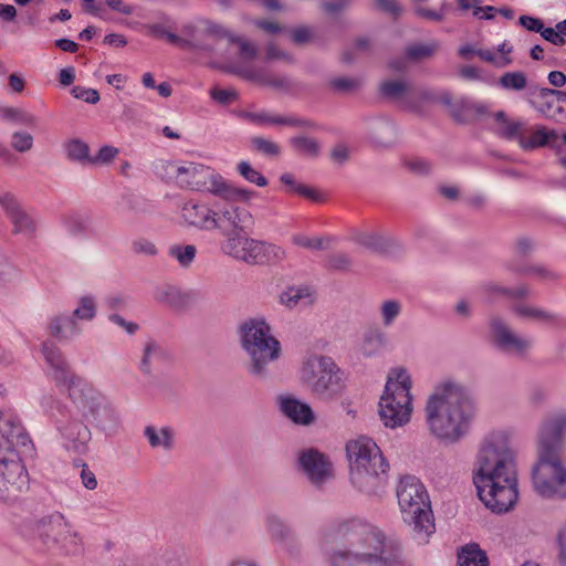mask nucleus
<instances>
[{"label": "nucleus", "instance_id": "obj_59", "mask_svg": "<svg viewBox=\"0 0 566 566\" xmlns=\"http://www.w3.org/2000/svg\"><path fill=\"white\" fill-rule=\"evenodd\" d=\"M403 166L415 175L426 176L431 171V164L422 158L407 159Z\"/></svg>", "mask_w": 566, "mask_h": 566}, {"label": "nucleus", "instance_id": "obj_52", "mask_svg": "<svg viewBox=\"0 0 566 566\" xmlns=\"http://www.w3.org/2000/svg\"><path fill=\"white\" fill-rule=\"evenodd\" d=\"M437 44H415L406 49V55L408 59L419 61L431 56L437 50Z\"/></svg>", "mask_w": 566, "mask_h": 566}, {"label": "nucleus", "instance_id": "obj_10", "mask_svg": "<svg viewBox=\"0 0 566 566\" xmlns=\"http://www.w3.org/2000/svg\"><path fill=\"white\" fill-rule=\"evenodd\" d=\"M0 464H12L17 484L24 485L27 481L25 461L35 455V448L21 421L12 415L0 418Z\"/></svg>", "mask_w": 566, "mask_h": 566}, {"label": "nucleus", "instance_id": "obj_45", "mask_svg": "<svg viewBox=\"0 0 566 566\" xmlns=\"http://www.w3.org/2000/svg\"><path fill=\"white\" fill-rule=\"evenodd\" d=\"M402 310L401 303L398 300H386L380 305V314L382 324L390 326L395 319L400 315Z\"/></svg>", "mask_w": 566, "mask_h": 566}, {"label": "nucleus", "instance_id": "obj_41", "mask_svg": "<svg viewBox=\"0 0 566 566\" xmlns=\"http://www.w3.org/2000/svg\"><path fill=\"white\" fill-rule=\"evenodd\" d=\"M72 314L78 321H92L96 315L95 298L91 295L82 296L78 300L77 307L72 312Z\"/></svg>", "mask_w": 566, "mask_h": 566}, {"label": "nucleus", "instance_id": "obj_54", "mask_svg": "<svg viewBox=\"0 0 566 566\" xmlns=\"http://www.w3.org/2000/svg\"><path fill=\"white\" fill-rule=\"evenodd\" d=\"M332 88L342 93H349L358 90L361 81L355 77H336L329 82Z\"/></svg>", "mask_w": 566, "mask_h": 566}, {"label": "nucleus", "instance_id": "obj_35", "mask_svg": "<svg viewBox=\"0 0 566 566\" xmlns=\"http://www.w3.org/2000/svg\"><path fill=\"white\" fill-rule=\"evenodd\" d=\"M458 566H489V559L478 544H470L458 553Z\"/></svg>", "mask_w": 566, "mask_h": 566}, {"label": "nucleus", "instance_id": "obj_20", "mask_svg": "<svg viewBox=\"0 0 566 566\" xmlns=\"http://www.w3.org/2000/svg\"><path fill=\"white\" fill-rule=\"evenodd\" d=\"M298 463L312 484L322 486L333 476V465L325 454L316 449H307L300 453Z\"/></svg>", "mask_w": 566, "mask_h": 566}, {"label": "nucleus", "instance_id": "obj_46", "mask_svg": "<svg viewBox=\"0 0 566 566\" xmlns=\"http://www.w3.org/2000/svg\"><path fill=\"white\" fill-rule=\"evenodd\" d=\"M331 238H308L302 234H295L292 242L301 248L311 250H325L329 248Z\"/></svg>", "mask_w": 566, "mask_h": 566}, {"label": "nucleus", "instance_id": "obj_60", "mask_svg": "<svg viewBox=\"0 0 566 566\" xmlns=\"http://www.w3.org/2000/svg\"><path fill=\"white\" fill-rule=\"evenodd\" d=\"M203 23L206 25V33L210 36H214L217 39H228L230 42L234 36V33H232L222 24L216 23L210 20H206L203 21Z\"/></svg>", "mask_w": 566, "mask_h": 566}, {"label": "nucleus", "instance_id": "obj_15", "mask_svg": "<svg viewBox=\"0 0 566 566\" xmlns=\"http://www.w3.org/2000/svg\"><path fill=\"white\" fill-rule=\"evenodd\" d=\"M241 200H226L222 206H217L214 231L221 233L226 239L241 233H251L254 227L252 213L244 207L238 205Z\"/></svg>", "mask_w": 566, "mask_h": 566}, {"label": "nucleus", "instance_id": "obj_5", "mask_svg": "<svg viewBox=\"0 0 566 566\" xmlns=\"http://www.w3.org/2000/svg\"><path fill=\"white\" fill-rule=\"evenodd\" d=\"M22 535L39 552L76 555L83 549V538L60 512L27 520Z\"/></svg>", "mask_w": 566, "mask_h": 566}, {"label": "nucleus", "instance_id": "obj_24", "mask_svg": "<svg viewBox=\"0 0 566 566\" xmlns=\"http://www.w3.org/2000/svg\"><path fill=\"white\" fill-rule=\"evenodd\" d=\"M280 411L296 424L308 426L314 422L315 415L308 403L290 396L279 398Z\"/></svg>", "mask_w": 566, "mask_h": 566}, {"label": "nucleus", "instance_id": "obj_42", "mask_svg": "<svg viewBox=\"0 0 566 566\" xmlns=\"http://www.w3.org/2000/svg\"><path fill=\"white\" fill-rule=\"evenodd\" d=\"M197 248L193 244L187 245H171L169 248V255L175 258L181 266H189L196 256Z\"/></svg>", "mask_w": 566, "mask_h": 566}, {"label": "nucleus", "instance_id": "obj_32", "mask_svg": "<svg viewBox=\"0 0 566 566\" xmlns=\"http://www.w3.org/2000/svg\"><path fill=\"white\" fill-rule=\"evenodd\" d=\"M289 144L293 151L298 156L316 158L321 153V144L316 138L305 135L291 137Z\"/></svg>", "mask_w": 566, "mask_h": 566}, {"label": "nucleus", "instance_id": "obj_40", "mask_svg": "<svg viewBox=\"0 0 566 566\" xmlns=\"http://www.w3.org/2000/svg\"><path fill=\"white\" fill-rule=\"evenodd\" d=\"M237 171L248 182L254 184L258 187H265L269 184L268 179L259 170L253 168L249 161L241 160L238 163Z\"/></svg>", "mask_w": 566, "mask_h": 566}, {"label": "nucleus", "instance_id": "obj_6", "mask_svg": "<svg viewBox=\"0 0 566 566\" xmlns=\"http://www.w3.org/2000/svg\"><path fill=\"white\" fill-rule=\"evenodd\" d=\"M239 343L248 357L247 373L258 379L265 380L271 375L270 366L282 353L280 340L272 334L269 323L262 317H252L238 327Z\"/></svg>", "mask_w": 566, "mask_h": 566}, {"label": "nucleus", "instance_id": "obj_53", "mask_svg": "<svg viewBox=\"0 0 566 566\" xmlns=\"http://www.w3.org/2000/svg\"><path fill=\"white\" fill-rule=\"evenodd\" d=\"M11 147L19 153H27L33 147V137L27 132H14L11 137Z\"/></svg>", "mask_w": 566, "mask_h": 566}, {"label": "nucleus", "instance_id": "obj_37", "mask_svg": "<svg viewBox=\"0 0 566 566\" xmlns=\"http://www.w3.org/2000/svg\"><path fill=\"white\" fill-rule=\"evenodd\" d=\"M514 272L521 275L533 276L543 282L557 281L560 275L542 264H531L513 269Z\"/></svg>", "mask_w": 566, "mask_h": 566}, {"label": "nucleus", "instance_id": "obj_51", "mask_svg": "<svg viewBox=\"0 0 566 566\" xmlns=\"http://www.w3.org/2000/svg\"><path fill=\"white\" fill-rule=\"evenodd\" d=\"M251 145L254 150L266 156H277L280 154V146L263 137H253L251 139Z\"/></svg>", "mask_w": 566, "mask_h": 566}, {"label": "nucleus", "instance_id": "obj_57", "mask_svg": "<svg viewBox=\"0 0 566 566\" xmlns=\"http://www.w3.org/2000/svg\"><path fill=\"white\" fill-rule=\"evenodd\" d=\"M476 55L481 60H483L488 63H491L499 69H502V67H505V66L512 64V59L510 56H496L495 53L490 50L480 49L476 51Z\"/></svg>", "mask_w": 566, "mask_h": 566}, {"label": "nucleus", "instance_id": "obj_29", "mask_svg": "<svg viewBox=\"0 0 566 566\" xmlns=\"http://www.w3.org/2000/svg\"><path fill=\"white\" fill-rule=\"evenodd\" d=\"M3 471L0 473V501H7L28 489L29 486V474L27 473V481L24 485L20 486L17 484V478L12 472V464H0Z\"/></svg>", "mask_w": 566, "mask_h": 566}, {"label": "nucleus", "instance_id": "obj_62", "mask_svg": "<svg viewBox=\"0 0 566 566\" xmlns=\"http://www.w3.org/2000/svg\"><path fill=\"white\" fill-rule=\"evenodd\" d=\"M231 43L239 45L240 55L247 60H253L256 56V48L253 43L242 36L235 35L232 38Z\"/></svg>", "mask_w": 566, "mask_h": 566}, {"label": "nucleus", "instance_id": "obj_11", "mask_svg": "<svg viewBox=\"0 0 566 566\" xmlns=\"http://www.w3.org/2000/svg\"><path fill=\"white\" fill-rule=\"evenodd\" d=\"M411 379L403 368L392 369L387 379L384 394L379 400L378 413L387 428L402 427L410 420Z\"/></svg>", "mask_w": 566, "mask_h": 566}, {"label": "nucleus", "instance_id": "obj_47", "mask_svg": "<svg viewBox=\"0 0 566 566\" xmlns=\"http://www.w3.org/2000/svg\"><path fill=\"white\" fill-rule=\"evenodd\" d=\"M326 268L333 271H349L353 265V260L349 254L345 252H336L326 258Z\"/></svg>", "mask_w": 566, "mask_h": 566}, {"label": "nucleus", "instance_id": "obj_21", "mask_svg": "<svg viewBox=\"0 0 566 566\" xmlns=\"http://www.w3.org/2000/svg\"><path fill=\"white\" fill-rule=\"evenodd\" d=\"M217 207L211 208L206 203L188 201L181 209L185 222L201 231H214Z\"/></svg>", "mask_w": 566, "mask_h": 566}, {"label": "nucleus", "instance_id": "obj_38", "mask_svg": "<svg viewBox=\"0 0 566 566\" xmlns=\"http://www.w3.org/2000/svg\"><path fill=\"white\" fill-rule=\"evenodd\" d=\"M499 85L509 91H522L527 85V78L521 71L506 72L500 76Z\"/></svg>", "mask_w": 566, "mask_h": 566}, {"label": "nucleus", "instance_id": "obj_4", "mask_svg": "<svg viewBox=\"0 0 566 566\" xmlns=\"http://www.w3.org/2000/svg\"><path fill=\"white\" fill-rule=\"evenodd\" d=\"M424 410L430 432L447 443H455L467 434L475 413L468 390L450 379L434 386Z\"/></svg>", "mask_w": 566, "mask_h": 566}, {"label": "nucleus", "instance_id": "obj_48", "mask_svg": "<svg viewBox=\"0 0 566 566\" xmlns=\"http://www.w3.org/2000/svg\"><path fill=\"white\" fill-rule=\"evenodd\" d=\"M408 90V85L402 81H386L380 85V93L388 98H398Z\"/></svg>", "mask_w": 566, "mask_h": 566}, {"label": "nucleus", "instance_id": "obj_14", "mask_svg": "<svg viewBox=\"0 0 566 566\" xmlns=\"http://www.w3.org/2000/svg\"><path fill=\"white\" fill-rule=\"evenodd\" d=\"M249 234L241 233L226 239L220 245L221 252L250 265L279 262L285 258V251L281 247Z\"/></svg>", "mask_w": 566, "mask_h": 566}, {"label": "nucleus", "instance_id": "obj_64", "mask_svg": "<svg viewBox=\"0 0 566 566\" xmlns=\"http://www.w3.org/2000/svg\"><path fill=\"white\" fill-rule=\"evenodd\" d=\"M211 97L220 104H230L238 98V93L234 90H219L213 88L211 91Z\"/></svg>", "mask_w": 566, "mask_h": 566}, {"label": "nucleus", "instance_id": "obj_44", "mask_svg": "<svg viewBox=\"0 0 566 566\" xmlns=\"http://www.w3.org/2000/svg\"><path fill=\"white\" fill-rule=\"evenodd\" d=\"M527 132L526 124L521 120H509L505 122L504 125L500 126L497 129V135L507 140L517 139L520 143V137Z\"/></svg>", "mask_w": 566, "mask_h": 566}, {"label": "nucleus", "instance_id": "obj_39", "mask_svg": "<svg viewBox=\"0 0 566 566\" xmlns=\"http://www.w3.org/2000/svg\"><path fill=\"white\" fill-rule=\"evenodd\" d=\"M1 117L18 125L33 127L36 125L35 117L20 108L6 107L0 113Z\"/></svg>", "mask_w": 566, "mask_h": 566}, {"label": "nucleus", "instance_id": "obj_33", "mask_svg": "<svg viewBox=\"0 0 566 566\" xmlns=\"http://www.w3.org/2000/svg\"><path fill=\"white\" fill-rule=\"evenodd\" d=\"M314 301L313 293L307 286H292L281 294V302L290 308L307 306Z\"/></svg>", "mask_w": 566, "mask_h": 566}, {"label": "nucleus", "instance_id": "obj_30", "mask_svg": "<svg viewBox=\"0 0 566 566\" xmlns=\"http://www.w3.org/2000/svg\"><path fill=\"white\" fill-rule=\"evenodd\" d=\"M144 436L147 438L151 448H161L165 451H170L174 448L175 431L170 427L156 428L147 426L144 429Z\"/></svg>", "mask_w": 566, "mask_h": 566}, {"label": "nucleus", "instance_id": "obj_12", "mask_svg": "<svg viewBox=\"0 0 566 566\" xmlns=\"http://www.w3.org/2000/svg\"><path fill=\"white\" fill-rule=\"evenodd\" d=\"M301 380L317 399L323 401L335 399L344 389L342 371L328 356L308 357L302 366Z\"/></svg>", "mask_w": 566, "mask_h": 566}, {"label": "nucleus", "instance_id": "obj_16", "mask_svg": "<svg viewBox=\"0 0 566 566\" xmlns=\"http://www.w3.org/2000/svg\"><path fill=\"white\" fill-rule=\"evenodd\" d=\"M493 346L510 356L524 358L532 348V340L514 332L500 316H492L489 322Z\"/></svg>", "mask_w": 566, "mask_h": 566}, {"label": "nucleus", "instance_id": "obj_9", "mask_svg": "<svg viewBox=\"0 0 566 566\" xmlns=\"http://www.w3.org/2000/svg\"><path fill=\"white\" fill-rule=\"evenodd\" d=\"M396 494L403 522L411 528L415 538L427 543L436 526L424 485L415 475H405L397 485Z\"/></svg>", "mask_w": 566, "mask_h": 566}, {"label": "nucleus", "instance_id": "obj_55", "mask_svg": "<svg viewBox=\"0 0 566 566\" xmlns=\"http://www.w3.org/2000/svg\"><path fill=\"white\" fill-rule=\"evenodd\" d=\"M159 350V346L156 342L154 340H148L144 347V353H143V357H142V360H140V370L146 374V375H149L151 373V367H150V360L153 358V356L155 354H157Z\"/></svg>", "mask_w": 566, "mask_h": 566}, {"label": "nucleus", "instance_id": "obj_2", "mask_svg": "<svg viewBox=\"0 0 566 566\" xmlns=\"http://www.w3.org/2000/svg\"><path fill=\"white\" fill-rule=\"evenodd\" d=\"M480 500L494 513L509 512L515 505L517 473L514 452L506 433H489L482 441L473 478Z\"/></svg>", "mask_w": 566, "mask_h": 566}, {"label": "nucleus", "instance_id": "obj_43", "mask_svg": "<svg viewBox=\"0 0 566 566\" xmlns=\"http://www.w3.org/2000/svg\"><path fill=\"white\" fill-rule=\"evenodd\" d=\"M241 117L256 125H283L285 122V116L272 115L265 111L244 112L242 113Z\"/></svg>", "mask_w": 566, "mask_h": 566}, {"label": "nucleus", "instance_id": "obj_17", "mask_svg": "<svg viewBox=\"0 0 566 566\" xmlns=\"http://www.w3.org/2000/svg\"><path fill=\"white\" fill-rule=\"evenodd\" d=\"M0 207L12 224V233L33 239L39 228L38 218L9 191H0Z\"/></svg>", "mask_w": 566, "mask_h": 566}, {"label": "nucleus", "instance_id": "obj_22", "mask_svg": "<svg viewBox=\"0 0 566 566\" xmlns=\"http://www.w3.org/2000/svg\"><path fill=\"white\" fill-rule=\"evenodd\" d=\"M355 243L379 254L399 255L403 252L402 244L390 237L375 232H358L353 237Z\"/></svg>", "mask_w": 566, "mask_h": 566}, {"label": "nucleus", "instance_id": "obj_58", "mask_svg": "<svg viewBox=\"0 0 566 566\" xmlns=\"http://www.w3.org/2000/svg\"><path fill=\"white\" fill-rule=\"evenodd\" d=\"M265 60H283L289 64L294 63V56L283 50H281L274 42H270L265 48Z\"/></svg>", "mask_w": 566, "mask_h": 566}, {"label": "nucleus", "instance_id": "obj_34", "mask_svg": "<svg viewBox=\"0 0 566 566\" xmlns=\"http://www.w3.org/2000/svg\"><path fill=\"white\" fill-rule=\"evenodd\" d=\"M387 344L386 334L379 328L369 329L364 334L360 350L364 356L377 355Z\"/></svg>", "mask_w": 566, "mask_h": 566}, {"label": "nucleus", "instance_id": "obj_49", "mask_svg": "<svg viewBox=\"0 0 566 566\" xmlns=\"http://www.w3.org/2000/svg\"><path fill=\"white\" fill-rule=\"evenodd\" d=\"M69 234L77 238L85 237L88 232L87 221L80 216H71L65 220Z\"/></svg>", "mask_w": 566, "mask_h": 566}, {"label": "nucleus", "instance_id": "obj_36", "mask_svg": "<svg viewBox=\"0 0 566 566\" xmlns=\"http://www.w3.org/2000/svg\"><path fill=\"white\" fill-rule=\"evenodd\" d=\"M553 130H547L544 126H538L527 138L525 134L520 137V146L524 150H532L545 146L552 137H555Z\"/></svg>", "mask_w": 566, "mask_h": 566}, {"label": "nucleus", "instance_id": "obj_31", "mask_svg": "<svg viewBox=\"0 0 566 566\" xmlns=\"http://www.w3.org/2000/svg\"><path fill=\"white\" fill-rule=\"evenodd\" d=\"M66 158L80 165H91V148L87 143L80 138H72L63 144Z\"/></svg>", "mask_w": 566, "mask_h": 566}, {"label": "nucleus", "instance_id": "obj_26", "mask_svg": "<svg viewBox=\"0 0 566 566\" xmlns=\"http://www.w3.org/2000/svg\"><path fill=\"white\" fill-rule=\"evenodd\" d=\"M512 311L522 318H530L551 327H560L565 323L559 314L536 306L515 304Z\"/></svg>", "mask_w": 566, "mask_h": 566}, {"label": "nucleus", "instance_id": "obj_7", "mask_svg": "<svg viewBox=\"0 0 566 566\" xmlns=\"http://www.w3.org/2000/svg\"><path fill=\"white\" fill-rule=\"evenodd\" d=\"M352 484L361 493L376 494L382 489L389 463L376 442L365 436L346 443Z\"/></svg>", "mask_w": 566, "mask_h": 566}, {"label": "nucleus", "instance_id": "obj_8", "mask_svg": "<svg viewBox=\"0 0 566 566\" xmlns=\"http://www.w3.org/2000/svg\"><path fill=\"white\" fill-rule=\"evenodd\" d=\"M167 168L182 188L209 192L223 200H241L244 202H250L255 195L252 190L235 187L216 172L214 169L202 164L188 161L184 165H177L176 163H169Z\"/></svg>", "mask_w": 566, "mask_h": 566}, {"label": "nucleus", "instance_id": "obj_28", "mask_svg": "<svg viewBox=\"0 0 566 566\" xmlns=\"http://www.w3.org/2000/svg\"><path fill=\"white\" fill-rule=\"evenodd\" d=\"M77 321L73 314L55 316L50 322V333L60 339H71L81 334Z\"/></svg>", "mask_w": 566, "mask_h": 566}, {"label": "nucleus", "instance_id": "obj_3", "mask_svg": "<svg viewBox=\"0 0 566 566\" xmlns=\"http://www.w3.org/2000/svg\"><path fill=\"white\" fill-rule=\"evenodd\" d=\"M537 460L532 469L535 492L549 500H566V411L547 415L536 436Z\"/></svg>", "mask_w": 566, "mask_h": 566}, {"label": "nucleus", "instance_id": "obj_61", "mask_svg": "<svg viewBox=\"0 0 566 566\" xmlns=\"http://www.w3.org/2000/svg\"><path fill=\"white\" fill-rule=\"evenodd\" d=\"M71 93L75 98L82 99L88 104H96L99 101V93L94 88L76 85L72 88Z\"/></svg>", "mask_w": 566, "mask_h": 566}, {"label": "nucleus", "instance_id": "obj_18", "mask_svg": "<svg viewBox=\"0 0 566 566\" xmlns=\"http://www.w3.org/2000/svg\"><path fill=\"white\" fill-rule=\"evenodd\" d=\"M59 412L61 418L56 419V429L61 436L63 448L76 454L86 453L92 438L87 426L72 416H66L62 408H59Z\"/></svg>", "mask_w": 566, "mask_h": 566}, {"label": "nucleus", "instance_id": "obj_1", "mask_svg": "<svg viewBox=\"0 0 566 566\" xmlns=\"http://www.w3.org/2000/svg\"><path fill=\"white\" fill-rule=\"evenodd\" d=\"M326 539L344 541L343 549L329 555L331 566H411L402 558L399 539L387 536L379 527L359 517L334 521Z\"/></svg>", "mask_w": 566, "mask_h": 566}, {"label": "nucleus", "instance_id": "obj_63", "mask_svg": "<svg viewBox=\"0 0 566 566\" xmlns=\"http://www.w3.org/2000/svg\"><path fill=\"white\" fill-rule=\"evenodd\" d=\"M118 154V149L113 146H103L95 156L91 158V165L108 164Z\"/></svg>", "mask_w": 566, "mask_h": 566}, {"label": "nucleus", "instance_id": "obj_23", "mask_svg": "<svg viewBox=\"0 0 566 566\" xmlns=\"http://www.w3.org/2000/svg\"><path fill=\"white\" fill-rule=\"evenodd\" d=\"M368 140L377 148H391L397 144L396 125L388 118H376L368 123Z\"/></svg>", "mask_w": 566, "mask_h": 566}, {"label": "nucleus", "instance_id": "obj_25", "mask_svg": "<svg viewBox=\"0 0 566 566\" xmlns=\"http://www.w3.org/2000/svg\"><path fill=\"white\" fill-rule=\"evenodd\" d=\"M265 530L273 542L285 548H292L297 537L285 521L276 514H268L265 517Z\"/></svg>", "mask_w": 566, "mask_h": 566}, {"label": "nucleus", "instance_id": "obj_56", "mask_svg": "<svg viewBox=\"0 0 566 566\" xmlns=\"http://www.w3.org/2000/svg\"><path fill=\"white\" fill-rule=\"evenodd\" d=\"M375 2L378 10L390 15L395 20L403 12V8L398 0H375Z\"/></svg>", "mask_w": 566, "mask_h": 566}, {"label": "nucleus", "instance_id": "obj_27", "mask_svg": "<svg viewBox=\"0 0 566 566\" xmlns=\"http://www.w3.org/2000/svg\"><path fill=\"white\" fill-rule=\"evenodd\" d=\"M231 72L248 81L271 86L275 90H289L291 87V81L286 76L270 75L263 70H255L251 67H232Z\"/></svg>", "mask_w": 566, "mask_h": 566}, {"label": "nucleus", "instance_id": "obj_50", "mask_svg": "<svg viewBox=\"0 0 566 566\" xmlns=\"http://www.w3.org/2000/svg\"><path fill=\"white\" fill-rule=\"evenodd\" d=\"M168 42L176 44L182 49H193L201 51H211V46L205 43L196 42L192 40L184 39L171 31H167L166 36Z\"/></svg>", "mask_w": 566, "mask_h": 566}, {"label": "nucleus", "instance_id": "obj_19", "mask_svg": "<svg viewBox=\"0 0 566 566\" xmlns=\"http://www.w3.org/2000/svg\"><path fill=\"white\" fill-rule=\"evenodd\" d=\"M42 353L52 369V377L57 386L66 387L70 392L73 387L83 385L84 379L72 373L70 365L62 355V352L54 344L49 342L43 343Z\"/></svg>", "mask_w": 566, "mask_h": 566}, {"label": "nucleus", "instance_id": "obj_13", "mask_svg": "<svg viewBox=\"0 0 566 566\" xmlns=\"http://www.w3.org/2000/svg\"><path fill=\"white\" fill-rule=\"evenodd\" d=\"M70 398L77 406L83 418L96 429L113 434L119 428L117 411L102 394L85 381L70 391Z\"/></svg>", "mask_w": 566, "mask_h": 566}]
</instances>
